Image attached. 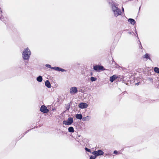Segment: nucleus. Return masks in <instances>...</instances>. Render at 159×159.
I'll list each match as a JSON object with an SVG mask.
<instances>
[{"label": "nucleus", "instance_id": "nucleus-1", "mask_svg": "<svg viewBox=\"0 0 159 159\" xmlns=\"http://www.w3.org/2000/svg\"><path fill=\"white\" fill-rule=\"evenodd\" d=\"M118 4L115 3L111 4V6L112 11L115 16L117 17L119 15H122V12L118 7Z\"/></svg>", "mask_w": 159, "mask_h": 159}, {"label": "nucleus", "instance_id": "nucleus-2", "mask_svg": "<svg viewBox=\"0 0 159 159\" xmlns=\"http://www.w3.org/2000/svg\"><path fill=\"white\" fill-rule=\"evenodd\" d=\"M31 52L28 48H25L23 51L22 53V56L24 59L28 60L30 58Z\"/></svg>", "mask_w": 159, "mask_h": 159}, {"label": "nucleus", "instance_id": "nucleus-3", "mask_svg": "<svg viewBox=\"0 0 159 159\" xmlns=\"http://www.w3.org/2000/svg\"><path fill=\"white\" fill-rule=\"evenodd\" d=\"M73 122V119L72 117L69 118L67 120H64L63 124L66 125H70Z\"/></svg>", "mask_w": 159, "mask_h": 159}, {"label": "nucleus", "instance_id": "nucleus-4", "mask_svg": "<svg viewBox=\"0 0 159 159\" xmlns=\"http://www.w3.org/2000/svg\"><path fill=\"white\" fill-rule=\"evenodd\" d=\"M92 153L93 155L95 156V157H96L98 156H101L103 155L104 152L101 150H98L97 151H94L92 152Z\"/></svg>", "mask_w": 159, "mask_h": 159}, {"label": "nucleus", "instance_id": "nucleus-5", "mask_svg": "<svg viewBox=\"0 0 159 159\" xmlns=\"http://www.w3.org/2000/svg\"><path fill=\"white\" fill-rule=\"evenodd\" d=\"M70 93L71 94H74L78 92L77 88L76 87H71L70 89Z\"/></svg>", "mask_w": 159, "mask_h": 159}, {"label": "nucleus", "instance_id": "nucleus-6", "mask_svg": "<svg viewBox=\"0 0 159 159\" xmlns=\"http://www.w3.org/2000/svg\"><path fill=\"white\" fill-rule=\"evenodd\" d=\"M40 111L44 113H47L48 112V110L45 106L43 105L41 106L40 109Z\"/></svg>", "mask_w": 159, "mask_h": 159}, {"label": "nucleus", "instance_id": "nucleus-7", "mask_svg": "<svg viewBox=\"0 0 159 159\" xmlns=\"http://www.w3.org/2000/svg\"><path fill=\"white\" fill-rule=\"evenodd\" d=\"M79 106L80 108L84 109L87 108L88 107V105L86 103L82 102L79 104Z\"/></svg>", "mask_w": 159, "mask_h": 159}, {"label": "nucleus", "instance_id": "nucleus-8", "mask_svg": "<svg viewBox=\"0 0 159 159\" xmlns=\"http://www.w3.org/2000/svg\"><path fill=\"white\" fill-rule=\"evenodd\" d=\"M93 69L95 70L99 71L100 70H104V68L102 66H94Z\"/></svg>", "mask_w": 159, "mask_h": 159}, {"label": "nucleus", "instance_id": "nucleus-9", "mask_svg": "<svg viewBox=\"0 0 159 159\" xmlns=\"http://www.w3.org/2000/svg\"><path fill=\"white\" fill-rule=\"evenodd\" d=\"M45 86L48 88H51V84L48 80H46L45 81Z\"/></svg>", "mask_w": 159, "mask_h": 159}, {"label": "nucleus", "instance_id": "nucleus-10", "mask_svg": "<svg viewBox=\"0 0 159 159\" xmlns=\"http://www.w3.org/2000/svg\"><path fill=\"white\" fill-rule=\"evenodd\" d=\"M128 21L130 23L133 25H134L135 23V21L133 19H129Z\"/></svg>", "mask_w": 159, "mask_h": 159}, {"label": "nucleus", "instance_id": "nucleus-11", "mask_svg": "<svg viewBox=\"0 0 159 159\" xmlns=\"http://www.w3.org/2000/svg\"><path fill=\"white\" fill-rule=\"evenodd\" d=\"M117 77L116 75H114L110 77V80L111 82H112L113 81L115 80L117 78Z\"/></svg>", "mask_w": 159, "mask_h": 159}, {"label": "nucleus", "instance_id": "nucleus-12", "mask_svg": "<svg viewBox=\"0 0 159 159\" xmlns=\"http://www.w3.org/2000/svg\"><path fill=\"white\" fill-rule=\"evenodd\" d=\"M76 118L79 120H81L82 118V116L81 114H78L75 115Z\"/></svg>", "mask_w": 159, "mask_h": 159}, {"label": "nucleus", "instance_id": "nucleus-13", "mask_svg": "<svg viewBox=\"0 0 159 159\" xmlns=\"http://www.w3.org/2000/svg\"><path fill=\"white\" fill-rule=\"evenodd\" d=\"M90 117L89 116H87L85 117H84L82 118V120L83 121H89L90 119Z\"/></svg>", "mask_w": 159, "mask_h": 159}, {"label": "nucleus", "instance_id": "nucleus-14", "mask_svg": "<svg viewBox=\"0 0 159 159\" xmlns=\"http://www.w3.org/2000/svg\"><path fill=\"white\" fill-rule=\"evenodd\" d=\"M37 80L39 82H41L43 80V78L41 76H39L37 78Z\"/></svg>", "mask_w": 159, "mask_h": 159}, {"label": "nucleus", "instance_id": "nucleus-15", "mask_svg": "<svg viewBox=\"0 0 159 159\" xmlns=\"http://www.w3.org/2000/svg\"><path fill=\"white\" fill-rule=\"evenodd\" d=\"M68 131L70 132H74V129L72 127H70L68 129Z\"/></svg>", "mask_w": 159, "mask_h": 159}, {"label": "nucleus", "instance_id": "nucleus-16", "mask_svg": "<svg viewBox=\"0 0 159 159\" xmlns=\"http://www.w3.org/2000/svg\"><path fill=\"white\" fill-rule=\"evenodd\" d=\"M154 70L155 72L159 74V68L155 67L154 68Z\"/></svg>", "mask_w": 159, "mask_h": 159}, {"label": "nucleus", "instance_id": "nucleus-17", "mask_svg": "<svg viewBox=\"0 0 159 159\" xmlns=\"http://www.w3.org/2000/svg\"><path fill=\"white\" fill-rule=\"evenodd\" d=\"M90 80L92 82H93L96 81L97 80V78L96 77H91Z\"/></svg>", "mask_w": 159, "mask_h": 159}, {"label": "nucleus", "instance_id": "nucleus-18", "mask_svg": "<svg viewBox=\"0 0 159 159\" xmlns=\"http://www.w3.org/2000/svg\"><path fill=\"white\" fill-rule=\"evenodd\" d=\"M143 57L147 59H150L149 56L148 54H146L145 55L143 56Z\"/></svg>", "mask_w": 159, "mask_h": 159}, {"label": "nucleus", "instance_id": "nucleus-19", "mask_svg": "<svg viewBox=\"0 0 159 159\" xmlns=\"http://www.w3.org/2000/svg\"><path fill=\"white\" fill-rule=\"evenodd\" d=\"M51 69L55 70H56L58 71L59 67H52Z\"/></svg>", "mask_w": 159, "mask_h": 159}, {"label": "nucleus", "instance_id": "nucleus-20", "mask_svg": "<svg viewBox=\"0 0 159 159\" xmlns=\"http://www.w3.org/2000/svg\"><path fill=\"white\" fill-rule=\"evenodd\" d=\"M58 71H59L64 72L65 71V70L59 67V69Z\"/></svg>", "mask_w": 159, "mask_h": 159}, {"label": "nucleus", "instance_id": "nucleus-21", "mask_svg": "<svg viewBox=\"0 0 159 159\" xmlns=\"http://www.w3.org/2000/svg\"><path fill=\"white\" fill-rule=\"evenodd\" d=\"M85 150L88 151V152H91V150L90 149H88V148H85Z\"/></svg>", "mask_w": 159, "mask_h": 159}, {"label": "nucleus", "instance_id": "nucleus-22", "mask_svg": "<svg viewBox=\"0 0 159 159\" xmlns=\"http://www.w3.org/2000/svg\"><path fill=\"white\" fill-rule=\"evenodd\" d=\"M113 153L114 154H119L118 153V152L116 151V150H115L114 151V152Z\"/></svg>", "mask_w": 159, "mask_h": 159}, {"label": "nucleus", "instance_id": "nucleus-23", "mask_svg": "<svg viewBox=\"0 0 159 159\" xmlns=\"http://www.w3.org/2000/svg\"><path fill=\"white\" fill-rule=\"evenodd\" d=\"M95 157L92 156H90V159H95Z\"/></svg>", "mask_w": 159, "mask_h": 159}, {"label": "nucleus", "instance_id": "nucleus-24", "mask_svg": "<svg viewBox=\"0 0 159 159\" xmlns=\"http://www.w3.org/2000/svg\"><path fill=\"white\" fill-rule=\"evenodd\" d=\"M46 66L48 67V68H51V66L50 65H49V64H46Z\"/></svg>", "mask_w": 159, "mask_h": 159}, {"label": "nucleus", "instance_id": "nucleus-25", "mask_svg": "<svg viewBox=\"0 0 159 159\" xmlns=\"http://www.w3.org/2000/svg\"><path fill=\"white\" fill-rule=\"evenodd\" d=\"M122 11L123 12H124V9L123 7H122Z\"/></svg>", "mask_w": 159, "mask_h": 159}, {"label": "nucleus", "instance_id": "nucleus-26", "mask_svg": "<svg viewBox=\"0 0 159 159\" xmlns=\"http://www.w3.org/2000/svg\"><path fill=\"white\" fill-rule=\"evenodd\" d=\"M109 154H106V155L107 156V155H109Z\"/></svg>", "mask_w": 159, "mask_h": 159}, {"label": "nucleus", "instance_id": "nucleus-27", "mask_svg": "<svg viewBox=\"0 0 159 159\" xmlns=\"http://www.w3.org/2000/svg\"><path fill=\"white\" fill-rule=\"evenodd\" d=\"M138 84H139L138 83H136V84H137V85H138Z\"/></svg>", "mask_w": 159, "mask_h": 159}]
</instances>
